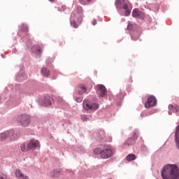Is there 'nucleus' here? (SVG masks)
Masks as SVG:
<instances>
[{
    "mask_svg": "<svg viewBox=\"0 0 179 179\" xmlns=\"http://www.w3.org/2000/svg\"><path fill=\"white\" fill-rule=\"evenodd\" d=\"M77 12L78 13H82L83 9L80 6L77 7Z\"/></svg>",
    "mask_w": 179,
    "mask_h": 179,
    "instance_id": "obj_28",
    "label": "nucleus"
},
{
    "mask_svg": "<svg viewBox=\"0 0 179 179\" xmlns=\"http://www.w3.org/2000/svg\"><path fill=\"white\" fill-rule=\"evenodd\" d=\"M0 100H1V95H0Z\"/></svg>",
    "mask_w": 179,
    "mask_h": 179,
    "instance_id": "obj_34",
    "label": "nucleus"
},
{
    "mask_svg": "<svg viewBox=\"0 0 179 179\" xmlns=\"http://www.w3.org/2000/svg\"><path fill=\"white\" fill-rule=\"evenodd\" d=\"M132 16H133V17H138V19H144L145 13H143V12L139 10L138 8H135L133 10Z\"/></svg>",
    "mask_w": 179,
    "mask_h": 179,
    "instance_id": "obj_11",
    "label": "nucleus"
},
{
    "mask_svg": "<svg viewBox=\"0 0 179 179\" xmlns=\"http://www.w3.org/2000/svg\"><path fill=\"white\" fill-rule=\"evenodd\" d=\"M36 52L39 54V55L43 53V48H41V46L36 47Z\"/></svg>",
    "mask_w": 179,
    "mask_h": 179,
    "instance_id": "obj_23",
    "label": "nucleus"
},
{
    "mask_svg": "<svg viewBox=\"0 0 179 179\" xmlns=\"http://www.w3.org/2000/svg\"><path fill=\"white\" fill-rule=\"evenodd\" d=\"M41 74L42 76H44L45 78H48V76H50V70H48L45 67H43L41 69Z\"/></svg>",
    "mask_w": 179,
    "mask_h": 179,
    "instance_id": "obj_16",
    "label": "nucleus"
},
{
    "mask_svg": "<svg viewBox=\"0 0 179 179\" xmlns=\"http://www.w3.org/2000/svg\"><path fill=\"white\" fill-rule=\"evenodd\" d=\"M52 104V98L51 96H46L43 103V107H48Z\"/></svg>",
    "mask_w": 179,
    "mask_h": 179,
    "instance_id": "obj_13",
    "label": "nucleus"
},
{
    "mask_svg": "<svg viewBox=\"0 0 179 179\" xmlns=\"http://www.w3.org/2000/svg\"><path fill=\"white\" fill-rule=\"evenodd\" d=\"M163 179H179L178 166L174 164H167L161 171Z\"/></svg>",
    "mask_w": 179,
    "mask_h": 179,
    "instance_id": "obj_1",
    "label": "nucleus"
},
{
    "mask_svg": "<svg viewBox=\"0 0 179 179\" xmlns=\"http://www.w3.org/2000/svg\"><path fill=\"white\" fill-rule=\"evenodd\" d=\"M15 176L17 179H29V176L22 173V171H20V169H17L15 171Z\"/></svg>",
    "mask_w": 179,
    "mask_h": 179,
    "instance_id": "obj_12",
    "label": "nucleus"
},
{
    "mask_svg": "<svg viewBox=\"0 0 179 179\" xmlns=\"http://www.w3.org/2000/svg\"><path fill=\"white\" fill-rule=\"evenodd\" d=\"M128 5L129 4H124L123 9L125 10V16H129L131 15V10L128 8Z\"/></svg>",
    "mask_w": 179,
    "mask_h": 179,
    "instance_id": "obj_18",
    "label": "nucleus"
},
{
    "mask_svg": "<svg viewBox=\"0 0 179 179\" xmlns=\"http://www.w3.org/2000/svg\"><path fill=\"white\" fill-rule=\"evenodd\" d=\"M129 4V0H115V6L117 9H122L124 8V5Z\"/></svg>",
    "mask_w": 179,
    "mask_h": 179,
    "instance_id": "obj_10",
    "label": "nucleus"
},
{
    "mask_svg": "<svg viewBox=\"0 0 179 179\" xmlns=\"http://www.w3.org/2000/svg\"><path fill=\"white\" fill-rule=\"evenodd\" d=\"M141 35L139 34V33L135 32L132 36H131V39L134 40V41H136V40H138L139 38V36Z\"/></svg>",
    "mask_w": 179,
    "mask_h": 179,
    "instance_id": "obj_22",
    "label": "nucleus"
},
{
    "mask_svg": "<svg viewBox=\"0 0 179 179\" xmlns=\"http://www.w3.org/2000/svg\"><path fill=\"white\" fill-rule=\"evenodd\" d=\"M17 121L22 127H29L30 125V116L26 114L18 115Z\"/></svg>",
    "mask_w": 179,
    "mask_h": 179,
    "instance_id": "obj_3",
    "label": "nucleus"
},
{
    "mask_svg": "<svg viewBox=\"0 0 179 179\" xmlns=\"http://www.w3.org/2000/svg\"><path fill=\"white\" fill-rule=\"evenodd\" d=\"M127 162H132V160H135L136 159V155L134 154H129L126 157Z\"/></svg>",
    "mask_w": 179,
    "mask_h": 179,
    "instance_id": "obj_19",
    "label": "nucleus"
},
{
    "mask_svg": "<svg viewBox=\"0 0 179 179\" xmlns=\"http://www.w3.org/2000/svg\"><path fill=\"white\" fill-rule=\"evenodd\" d=\"M10 138L11 141H15L16 139V134H15V131L10 130L8 131H4L0 134V141H5V139H8Z\"/></svg>",
    "mask_w": 179,
    "mask_h": 179,
    "instance_id": "obj_4",
    "label": "nucleus"
},
{
    "mask_svg": "<svg viewBox=\"0 0 179 179\" xmlns=\"http://www.w3.org/2000/svg\"><path fill=\"white\" fill-rule=\"evenodd\" d=\"M50 2H54L55 0H49Z\"/></svg>",
    "mask_w": 179,
    "mask_h": 179,
    "instance_id": "obj_33",
    "label": "nucleus"
},
{
    "mask_svg": "<svg viewBox=\"0 0 179 179\" xmlns=\"http://www.w3.org/2000/svg\"><path fill=\"white\" fill-rule=\"evenodd\" d=\"M51 177H53L54 178H58L61 176V170L60 169H56L52 171L50 173Z\"/></svg>",
    "mask_w": 179,
    "mask_h": 179,
    "instance_id": "obj_15",
    "label": "nucleus"
},
{
    "mask_svg": "<svg viewBox=\"0 0 179 179\" xmlns=\"http://www.w3.org/2000/svg\"><path fill=\"white\" fill-rule=\"evenodd\" d=\"M71 26L73 27L74 29H78L79 27V22H76L75 20H71L70 21Z\"/></svg>",
    "mask_w": 179,
    "mask_h": 179,
    "instance_id": "obj_20",
    "label": "nucleus"
},
{
    "mask_svg": "<svg viewBox=\"0 0 179 179\" xmlns=\"http://www.w3.org/2000/svg\"><path fill=\"white\" fill-rule=\"evenodd\" d=\"M81 120L83 121H87V115H81Z\"/></svg>",
    "mask_w": 179,
    "mask_h": 179,
    "instance_id": "obj_25",
    "label": "nucleus"
},
{
    "mask_svg": "<svg viewBox=\"0 0 179 179\" xmlns=\"http://www.w3.org/2000/svg\"><path fill=\"white\" fill-rule=\"evenodd\" d=\"M36 148H40V141L34 139L31 140L27 144L28 150H33Z\"/></svg>",
    "mask_w": 179,
    "mask_h": 179,
    "instance_id": "obj_8",
    "label": "nucleus"
},
{
    "mask_svg": "<svg viewBox=\"0 0 179 179\" xmlns=\"http://www.w3.org/2000/svg\"><path fill=\"white\" fill-rule=\"evenodd\" d=\"M169 108L171 111H173V113H178L179 111V107L177 105H169Z\"/></svg>",
    "mask_w": 179,
    "mask_h": 179,
    "instance_id": "obj_17",
    "label": "nucleus"
},
{
    "mask_svg": "<svg viewBox=\"0 0 179 179\" xmlns=\"http://www.w3.org/2000/svg\"><path fill=\"white\" fill-rule=\"evenodd\" d=\"M75 16H76V14L75 13H72L71 15V20H73V19H75Z\"/></svg>",
    "mask_w": 179,
    "mask_h": 179,
    "instance_id": "obj_29",
    "label": "nucleus"
},
{
    "mask_svg": "<svg viewBox=\"0 0 179 179\" xmlns=\"http://www.w3.org/2000/svg\"><path fill=\"white\" fill-rule=\"evenodd\" d=\"M0 179H8V176L6 174H0Z\"/></svg>",
    "mask_w": 179,
    "mask_h": 179,
    "instance_id": "obj_26",
    "label": "nucleus"
},
{
    "mask_svg": "<svg viewBox=\"0 0 179 179\" xmlns=\"http://www.w3.org/2000/svg\"><path fill=\"white\" fill-rule=\"evenodd\" d=\"M92 24H93V26H96V24H97V21L96 20H94L92 21Z\"/></svg>",
    "mask_w": 179,
    "mask_h": 179,
    "instance_id": "obj_31",
    "label": "nucleus"
},
{
    "mask_svg": "<svg viewBox=\"0 0 179 179\" xmlns=\"http://www.w3.org/2000/svg\"><path fill=\"white\" fill-rule=\"evenodd\" d=\"M87 92V88H86V86L83 84H80L78 86V94L82 95L85 94Z\"/></svg>",
    "mask_w": 179,
    "mask_h": 179,
    "instance_id": "obj_14",
    "label": "nucleus"
},
{
    "mask_svg": "<svg viewBox=\"0 0 179 179\" xmlns=\"http://www.w3.org/2000/svg\"><path fill=\"white\" fill-rule=\"evenodd\" d=\"M157 100L155 96H150L145 103L146 108H150V107H155L156 106Z\"/></svg>",
    "mask_w": 179,
    "mask_h": 179,
    "instance_id": "obj_6",
    "label": "nucleus"
},
{
    "mask_svg": "<svg viewBox=\"0 0 179 179\" xmlns=\"http://www.w3.org/2000/svg\"><path fill=\"white\" fill-rule=\"evenodd\" d=\"M25 31H28V29L26 27H25Z\"/></svg>",
    "mask_w": 179,
    "mask_h": 179,
    "instance_id": "obj_32",
    "label": "nucleus"
},
{
    "mask_svg": "<svg viewBox=\"0 0 179 179\" xmlns=\"http://www.w3.org/2000/svg\"><path fill=\"white\" fill-rule=\"evenodd\" d=\"M82 97H77L76 98V101H77V103H82Z\"/></svg>",
    "mask_w": 179,
    "mask_h": 179,
    "instance_id": "obj_27",
    "label": "nucleus"
},
{
    "mask_svg": "<svg viewBox=\"0 0 179 179\" xmlns=\"http://www.w3.org/2000/svg\"><path fill=\"white\" fill-rule=\"evenodd\" d=\"M138 131H134L133 133V138H128L127 141L124 142V145H127V146H132L135 143V141L138 139Z\"/></svg>",
    "mask_w": 179,
    "mask_h": 179,
    "instance_id": "obj_9",
    "label": "nucleus"
},
{
    "mask_svg": "<svg viewBox=\"0 0 179 179\" xmlns=\"http://www.w3.org/2000/svg\"><path fill=\"white\" fill-rule=\"evenodd\" d=\"M21 150L22 152H27V150H29V149H27V147L26 148L25 143L21 145Z\"/></svg>",
    "mask_w": 179,
    "mask_h": 179,
    "instance_id": "obj_24",
    "label": "nucleus"
},
{
    "mask_svg": "<svg viewBox=\"0 0 179 179\" xmlns=\"http://www.w3.org/2000/svg\"><path fill=\"white\" fill-rule=\"evenodd\" d=\"M94 155H99L101 159H110L113 155V148L110 145H103V150L100 148H96L93 151Z\"/></svg>",
    "mask_w": 179,
    "mask_h": 179,
    "instance_id": "obj_2",
    "label": "nucleus"
},
{
    "mask_svg": "<svg viewBox=\"0 0 179 179\" xmlns=\"http://www.w3.org/2000/svg\"><path fill=\"white\" fill-rule=\"evenodd\" d=\"M83 108L84 110H86L87 111H89V110H98L99 109V104L97 103H90L89 100H84L83 103Z\"/></svg>",
    "mask_w": 179,
    "mask_h": 179,
    "instance_id": "obj_5",
    "label": "nucleus"
},
{
    "mask_svg": "<svg viewBox=\"0 0 179 179\" xmlns=\"http://www.w3.org/2000/svg\"><path fill=\"white\" fill-rule=\"evenodd\" d=\"M82 20H83V18L82 17H79L78 18V23L80 24L82 23Z\"/></svg>",
    "mask_w": 179,
    "mask_h": 179,
    "instance_id": "obj_30",
    "label": "nucleus"
},
{
    "mask_svg": "<svg viewBox=\"0 0 179 179\" xmlns=\"http://www.w3.org/2000/svg\"><path fill=\"white\" fill-rule=\"evenodd\" d=\"M96 92L100 97H104L107 95V90L106 89V87L103 85H98L96 86Z\"/></svg>",
    "mask_w": 179,
    "mask_h": 179,
    "instance_id": "obj_7",
    "label": "nucleus"
},
{
    "mask_svg": "<svg viewBox=\"0 0 179 179\" xmlns=\"http://www.w3.org/2000/svg\"><path fill=\"white\" fill-rule=\"evenodd\" d=\"M81 5H87L92 2H94L96 0H78Z\"/></svg>",
    "mask_w": 179,
    "mask_h": 179,
    "instance_id": "obj_21",
    "label": "nucleus"
}]
</instances>
